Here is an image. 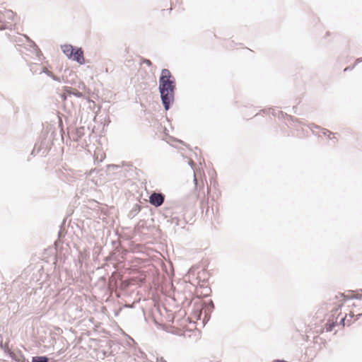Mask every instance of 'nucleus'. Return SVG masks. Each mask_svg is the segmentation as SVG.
<instances>
[{"label":"nucleus","instance_id":"1","mask_svg":"<svg viewBox=\"0 0 362 362\" xmlns=\"http://www.w3.org/2000/svg\"><path fill=\"white\" fill-rule=\"evenodd\" d=\"M176 81L168 69L161 70L158 81V91L165 110H169L175 101Z\"/></svg>","mask_w":362,"mask_h":362},{"label":"nucleus","instance_id":"2","mask_svg":"<svg viewBox=\"0 0 362 362\" xmlns=\"http://www.w3.org/2000/svg\"><path fill=\"white\" fill-rule=\"evenodd\" d=\"M56 136L57 129L54 125L48 124L43 127L39 141L35 143L30 154L35 156L37 153H41L42 156L45 157L54 144Z\"/></svg>","mask_w":362,"mask_h":362},{"label":"nucleus","instance_id":"3","mask_svg":"<svg viewBox=\"0 0 362 362\" xmlns=\"http://www.w3.org/2000/svg\"><path fill=\"white\" fill-rule=\"evenodd\" d=\"M61 49L69 59L76 62L81 65L85 64L83 49L81 47H76L71 44H65L61 45Z\"/></svg>","mask_w":362,"mask_h":362},{"label":"nucleus","instance_id":"4","mask_svg":"<svg viewBox=\"0 0 362 362\" xmlns=\"http://www.w3.org/2000/svg\"><path fill=\"white\" fill-rule=\"evenodd\" d=\"M14 41L18 46L27 45L31 48V51L36 55V57H40L42 55L41 50L36 45V43L30 39L26 35H22L21 36L16 37Z\"/></svg>","mask_w":362,"mask_h":362},{"label":"nucleus","instance_id":"5","mask_svg":"<svg viewBox=\"0 0 362 362\" xmlns=\"http://www.w3.org/2000/svg\"><path fill=\"white\" fill-rule=\"evenodd\" d=\"M165 199V196L164 194L153 191L149 196L148 202L152 206L159 207L163 205Z\"/></svg>","mask_w":362,"mask_h":362},{"label":"nucleus","instance_id":"6","mask_svg":"<svg viewBox=\"0 0 362 362\" xmlns=\"http://www.w3.org/2000/svg\"><path fill=\"white\" fill-rule=\"evenodd\" d=\"M202 308L204 310V317L202 320V323L204 325L206 323L210 317L211 314L215 308L214 303L212 300H209L203 303Z\"/></svg>","mask_w":362,"mask_h":362},{"label":"nucleus","instance_id":"7","mask_svg":"<svg viewBox=\"0 0 362 362\" xmlns=\"http://www.w3.org/2000/svg\"><path fill=\"white\" fill-rule=\"evenodd\" d=\"M8 356L14 362H29L28 359L25 358V357L22 354L21 351L20 350H13V351L8 355Z\"/></svg>","mask_w":362,"mask_h":362},{"label":"nucleus","instance_id":"8","mask_svg":"<svg viewBox=\"0 0 362 362\" xmlns=\"http://www.w3.org/2000/svg\"><path fill=\"white\" fill-rule=\"evenodd\" d=\"M13 24H11V22L6 20L4 11H0V30H11Z\"/></svg>","mask_w":362,"mask_h":362},{"label":"nucleus","instance_id":"9","mask_svg":"<svg viewBox=\"0 0 362 362\" xmlns=\"http://www.w3.org/2000/svg\"><path fill=\"white\" fill-rule=\"evenodd\" d=\"M120 255V250L118 248H115L112 250L110 254L105 257L104 260L105 262H119Z\"/></svg>","mask_w":362,"mask_h":362},{"label":"nucleus","instance_id":"10","mask_svg":"<svg viewBox=\"0 0 362 362\" xmlns=\"http://www.w3.org/2000/svg\"><path fill=\"white\" fill-rule=\"evenodd\" d=\"M85 134V127H80L78 128H76L72 132H71V138L72 140L75 142L79 141V140L81 139V137Z\"/></svg>","mask_w":362,"mask_h":362},{"label":"nucleus","instance_id":"11","mask_svg":"<svg viewBox=\"0 0 362 362\" xmlns=\"http://www.w3.org/2000/svg\"><path fill=\"white\" fill-rule=\"evenodd\" d=\"M62 90H64L66 93H69V95L76 96L77 98H85V95L83 93L78 91V90H76L72 87L63 86Z\"/></svg>","mask_w":362,"mask_h":362},{"label":"nucleus","instance_id":"12","mask_svg":"<svg viewBox=\"0 0 362 362\" xmlns=\"http://www.w3.org/2000/svg\"><path fill=\"white\" fill-rule=\"evenodd\" d=\"M141 209V206L139 204H135L132 209L129 211L128 214V218H134Z\"/></svg>","mask_w":362,"mask_h":362},{"label":"nucleus","instance_id":"13","mask_svg":"<svg viewBox=\"0 0 362 362\" xmlns=\"http://www.w3.org/2000/svg\"><path fill=\"white\" fill-rule=\"evenodd\" d=\"M165 218H169V219L167 220L168 222H170L171 224H174L175 226H177L180 224V217H178L177 216H173V214L170 216L168 214V212L166 214H164Z\"/></svg>","mask_w":362,"mask_h":362},{"label":"nucleus","instance_id":"14","mask_svg":"<svg viewBox=\"0 0 362 362\" xmlns=\"http://www.w3.org/2000/svg\"><path fill=\"white\" fill-rule=\"evenodd\" d=\"M4 16L6 20L11 22V24H13L15 18V13L11 10L5 9L4 11Z\"/></svg>","mask_w":362,"mask_h":362},{"label":"nucleus","instance_id":"15","mask_svg":"<svg viewBox=\"0 0 362 362\" xmlns=\"http://www.w3.org/2000/svg\"><path fill=\"white\" fill-rule=\"evenodd\" d=\"M49 361L47 356H35L31 357V361L29 362H49Z\"/></svg>","mask_w":362,"mask_h":362},{"label":"nucleus","instance_id":"16","mask_svg":"<svg viewBox=\"0 0 362 362\" xmlns=\"http://www.w3.org/2000/svg\"><path fill=\"white\" fill-rule=\"evenodd\" d=\"M40 73H45L47 76L52 78L54 81L57 82H61L60 78L56 75H54L52 71L47 70L46 69L43 68Z\"/></svg>","mask_w":362,"mask_h":362},{"label":"nucleus","instance_id":"17","mask_svg":"<svg viewBox=\"0 0 362 362\" xmlns=\"http://www.w3.org/2000/svg\"><path fill=\"white\" fill-rule=\"evenodd\" d=\"M0 338H1L0 349L4 351L5 354L8 356L13 351V350L9 349V348L7 346V345L6 344L3 343L1 335H0Z\"/></svg>","mask_w":362,"mask_h":362},{"label":"nucleus","instance_id":"18","mask_svg":"<svg viewBox=\"0 0 362 362\" xmlns=\"http://www.w3.org/2000/svg\"><path fill=\"white\" fill-rule=\"evenodd\" d=\"M337 325V322L328 320L327 322L325 324V329L327 332H332L334 327Z\"/></svg>","mask_w":362,"mask_h":362},{"label":"nucleus","instance_id":"19","mask_svg":"<svg viewBox=\"0 0 362 362\" xmlns=\"http://www.w3.org/2000/svg\"><path fill=\"white\" fill-rule=\"evenodd\" d=\"M77 88L78 89H81V90H88V91H90L89 88H87V86H86L85 83L83 82V81H80L78 85H77Z\"/></svg>","mask_w":362,"mask_h":362},{"label":"nucleus","instance_id":"20","mask_svg":"<svg viewBox=\"0 0 362 362\" xmlns=\"http://www.w3.org/2000/svg\"><path fill=\"white\" fill-rule=\"evenodd\" d=\"M107 170L109 172H111V171H115L119 168H120V166L119 165H115V164H110V165H107Z\"/></svg>","mask_w":362,"mask_h":362},{"label":"nucleus","instance_id":"21","mask_svg":"<svg viewBox=\"0 0 362 362\" xmlns=\"http://www.w3.org/2000/svg\"><path fill=\"white\" fill-rule=\"evenodd\" d=\"M308 128L314 132V129H320L321 127L314 123H310L308 124Z\"/></svg>","mask_w":362,"mask_h":362},{"label":"nucleus","instance_id":"22","mask_svg":"<svg viewBox=\"0 0 362 362\" xmlns=\"http://www.w3.org/2000/svg\"><path fill=\"white\" fill-rule=\"evenodd\" d=\"M141 64H146L147 66L151 67L153 65L151 61L148 59L143 58L141 59Z\"/></svg>","mask_w":362,"mask_h":362},{"label":"nucleus","instance_id":"23","mask_svg":"<svg viewBox=\"0 0 362 362\" xmlns=\"http://www.w3.org/2000/svg\"><path fill=\"white\" fill-rule=\"evenodd\" d=\"M320 129L322 130V133L325 136H327V134H328V135H334V134H337V133H333V132H330L329 130L325 129V128H321Z\"/></svg>","mask_w":362,"mask_h":362},{"label":"nucleus","instance_id":"24","mask_svg":"<svg viewBox=\"0 0 362 362\" xmlns=\"http://www.w3.org/2000/svg\"><path fill=\"white\" fill-rule=\"evenodd\" d=\"M62 90V93L60 94V98H62V100H67V98L69 96H71V95H69V93H66L64 90Z\"/></svg>","mask_w":362,"mask_h":362},{"label":"nucleus","instance_id":"25","mask_svg":"<svg viewBox=\"0 0 362 362\" xmlns=\"http://www.w3.org/2000/svg\"><path fill=\"white\" fill-rule=\"evenodd\" d=\"M59 126L60 127L61 136H62V138L63 139V134H64V127H63L62 121L61 120V119H59Z\"/></svg>","mask_w":362,"mask_h":362},{"label":"nucleus","instance_id":"26","mask_svg":"<svg viewBox=\"0 0 362 362\" xmlns=\"http://www.w3.org/2000/svg\"><path fill=\"white\" fill-rule=\"evenodd\" d=\"M186 224H187V221L184 218H180V224L178 226H180L182 228H185Z\"/></svg>","mask_w":362,"mask_h":362},{"label":"nucleus","instance_id":"27","mask_svg":"<svg viewBox=\"0 0 362 362\" xmlns=\"http://www.w3.org/2000/svg\"><path fill=\"white\" fill-rule=\"evenodd\" d=\"M286 117L288 121H292V122L298 121L297 118L294 117L293 116L289 115H286Z\"/></svg>","mask_w":362,"mask_h":362},{"label":"nucleus","instance_id":"28","mask_svg":"<svg viewBox=\"0 0 362 362\" xmlns=\"http://www.w3.org/2000/svg\"><path fill=\"white\" fill-rule=\"evenodd\" d=\"M351 299L362 300V294H356L350 297Z\"/></svg>","mask_w":362,"mask_h":362},{"label":"nucleus","instance_id":"29","mask_svg":"<svg viewBox=\"0 0 362 362\" xmlns=\"http://www.w3.org/2000/svg\"><path fill=\"white\" fill-rule=\"evenodd\" d=\"M356 66V64H354L353 66H348L344 69V72H346L347 71L352 70Z\"/></svg>","mask_w":362,"mask_h":362},{"label":"nucleus","instance_id":"30","mask_svg":"<svg viewBox=\"0 0 362 362\" xmlns=\"http://www.w3.org/2000/svg\"><path fill=\"white\" fill-rule=\"evenodd\" d=\"M345 321H346V317H345L341 318V320L339 321V325H341L344 326L345 325Z\"/></svg>","mask_w":362,"mask_h":362},{"label":"nucleus","instance_id":"31","mask_svg":"<svg viewBox=\"0 0 362 362\" xmlns=\"http://www.w3.org/2000/svg\"><path fill=\"white\" fill-rule=\"evenodd\" d=\"M361 62H362V57L356 59L354 64H356V66L358 64H359Z\"/></svg>","mask_w":362,"mask_h":362},{"label":"nucleus","instance_id":"32","mask_svg":"<svg viewBox=\"0 0 362 362\" xmlns=\"http://www.w3.org/2000/svg\"><path fill=\"white\" fill-rule=\"evenodd\" d=\"M272 362H288V361L284 360V359H275Z\"/></svg>","mask_w":362,"mask_h":362},{"label":"nucleus","instance_id":"33","mask_svg":"<svg viewBox=\"0 0 362 362\" xmlns=\"http://www.w3.org/2000/svg\"><path fill=\"white\" fill-rule=\"evenodd\" d=\"M189 165H190V167L192 168V170H194V163L193 160H189Z\"/></svg>","mask_w":362,"mask_h":362},{"label":"nucleus","instance_id":"34","mask_svg":"<svg viewBox=\"0 0 362 362\" xmlns=\"http://www.w3.org/2000/svg\"><path fill=\"white\" fill-rule=\"evenodd\" d=\"M334 135H335V134H334V135H333V137H331V136H330L331 135H328L327 136H328V138H329V139H336V140L337 141V139L335 137V136H334Z\"/></svg>","mask_w":362,"mask_h":362},{"label":"nucleus","instance_id":"35","mask_svg":"<svg viewBox=\"0 0 362 362\" xmlns=\"http://www.w3.org/2000/svg\"><path fill=\"white\" fill-rule=\"evenodd\" d=\"M297 109H298L297 106H293V110L294 113H297Z\"/></svg>","mask_w":362,"mask_h":362},{"label":"nucleus","instance_id":"36","mask_svg":"<svg viewBox=\"0 0 362 362\" xmlns=\"http://www.w3.org/2000/svg\"><path fill=\"white\" fill-rule=\"evenodd\" d=\"M158 362H166L163 357H161L160 359H158Z\"/></svg>","mask_w":362,"mask_h":362},{"label":"nucleus","instance_id":"37","mask_svg":"<svg viewBox=\"0 0 362 362\" xmlns=\"http://www.w3.org/2000/svg\"><path fill=\"white\" fill-rule=\"evenodd\" d=\"M361 316H362V313L358 314V315H357L356 320H358Z\"/></svg>","mask_w":362,"mask_h":362},{"label":"nucleus","instance_id":"38","mask_svg":"<svg viewBox=\"0 0 362 362\" xmlns=\"http://www.w3.org/2000/svg\"><path fill=\"white\" fill-rule=\"evenodd\" d=\"M194 184L196 185L197 181L195 176L194 177Z\"/></svg>","mask_w":362,"mask_h":362},{"label":"nucleus","instance_id":"39","mask_svg":"<svg viewBox=\"0 0 362 362\" xmlns=\"http://www.w3.org/2000/svg\"><path fill=\"white\" fill-rule=\"evenodd\" d=\"M195 150L201 151L198 147H195Z\"/></svg>","mask_w":362,"mask_h":362},{"label":"nucleus","instance_id":"40","mask_svg":"<svg viewBox=\"0 0 362 362\" xmlns=\"http://www.w3.org/2000/svg\"><path fill=\"white\" fill-rule=\"evenodd\" d=\"M202 315V313H199V318H200V317H201Z\"/></svg>","mask_w":362,"mask_h":362}]
</instances>
